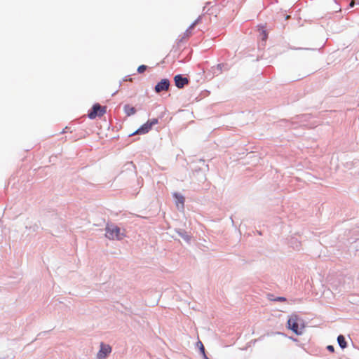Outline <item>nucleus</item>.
I'll return each instance as SVG.
<instances>
[{
    "label": "nucleus",
    "instance_id": "nucleus-1",
    "mask_svg": "<svg viewBox=\"0 0 359 359\" xmlns=\"http://www.w3.org/2000/svg\"><path fill=\"white\" fill-rule=\"evenodd\" d=\"M105 231L106 237L110 240L121 241L125 237L123 232H121V229L114 224H107Z\"/></svg>",
    "mask_w": 359,
    "mask_h": 359
},
{
    "label": "nucleus",
    "instance_id": "nucleus-2",
    "mask_svg": "<svg viewBox=\"0 0 359 359\" xmlns=\"http://www.w3.org/2000/svg\"><path fill=\"white\" fill-rule=\"evenodd\" d=\"M287 327L296 334L301 335L302 334V330L304 328V325L302 320H301L297 315H292L287 320Z\"/></svg>",
    "mask_w": 359,
    "mask_h": 359
},
{
    "label": "nucleus",
    "instance_id": "nucleus-3",
    "mask_svg": "<svg viewBox=\"0 0 359 359\" xmlns=\"http://www.w3.org/2000/svg\"><path fill=\"white\" fill-rule=\"evenodd\" d=\"M107 111V107H102L98 103L93 105L91 109L89 111L88 116L90 119H94L97 116H102Z\"/></svg>",
    "mask_w": 359,
    "mask_h": 359
},
{
    "label": "nucleus",
    "instance_id": "nucleus-4",
    "mask_svg": "<svg viewBox=\"0 0 359 359\" xmlns=\"http://www.w3.org/2000/svg\"><path fill=\"white\" fill-rule=\"evenodd\" d=\"M157 118H153L151 120H149L147 123L143 124L140 128H139L135 133L130 135H141L147 133L152 128L153 126L158 123Z\"/></svg>",
    "mask_w": 359,
    "mask_h": 359
},
{
    "label": "nucleus",
    "instance_id": "nucleus-5",
    "mask_svg": "<svg viewBox=\"0 0 359 359\" xmlns=\"http://www.w3.org/2000/svg\"><path fill=\"white\" fill-rule=\"evenodd\" d=\"M111 352V347L109 344L102 342L100 344V349L97 354V359H105Z\"/></svg>",
    "mask_w": 359,
    "mask_h": 359
},
{
    "label": "nucleus",
    "instance_id": "nucleus-6",
    "mask_svg": "<svg viewBox=\"0 0 359 359\" xmlns=\"http://www.w3.org/2000/svg\"><path fill=\"white\" fill-rule=\"evenodd\" d=\"M170 86V81L168 79H163L157 83L155 86V91L157 93H159L162 91H166L168 90Z\"/></svg>",
    "mask_w": 359,
    "mask_h": 359
},
{
    "label": "nucleus",
    "instance_id": "nucleus-7",
    "mask_svg": "<svg viewBox=\"0 0 359 359\" xmlns=\"http://www.w3.org/2000/svg\"><path fill=\"white\" fill-rule=\"evenodd\" d=\"M175 84L178 88H183L189 83L188 78L182 74H177L174 77Z\"/></svg>",
    "mask_w": 359,
    "mask_h": 359
},
{
    "label": "nucleus",
    "instance_id": "nucleus-8",
    "mask_svg": "<svg viewBox=\"0 0 359 359\" xmlns=\"http://www.w3.org/2000/svg\"><path fill=\"white\" fill-rule=\"evenodd\" d=\"M175 232L187 243H190L191 236L182 229H175Z\"/></svg>",
    "mask_w": 359,
    "mask_h": 359
},
{
    "label": "nucleus",
    "instance_id": "nucleus-9",
    "mask_svg": "<svg viewBox=\"0 0 359 359\" xmlns=\"http://www.w3.org/2000/svg\"><path fill=\"white\" fill-rule=\"evenodd\" d=\"M123 110L128 116H132L136 113L135 108L129 104H126L123 107Z\"/></svg>",
    "mask_w": 359,
    "mask_h": 359
},
{
    "label": "nucleus",
    "instance_id": "nucleus-10",
    "mask_svg": "<svg viewBox=\"0 0 359 359\" xmlns=\"http://www.w3.org/2000/svg\"><path fill=\"white\" fill-rule=\"evenodd\" d=\"M173 197L176 199L177 205L180 203L182 205V208H184L185 201L184 197L181 194L179 193H174Z\"/></svg>",
    "mask_w": 359,
    "mask_h": 359
},
{
    "label": "nucleus",
    "instance_id": "nucleus-11",
    "mask_svg": "<svg viewBox=\"0 0 359 359\" xmlns=\"http://www.w3.org/2000/svg\"><path fill=\"white\" fill-rule=\"evenodd\" d=\"M337 342L339 346L342 348L344 349L347 347V342L346 341L345 337L342 334H339L337 337Z\"/></svg>",
    "mask_w": 359,
    "mask_h": 359
},
{
    "label": "nucleus",
    "instance_id": "nucleus-12",
    "mask_svg": "<svg viewBox=\"0 0 359 359\" xmlns=\"http://www.w3.org/2000/svg\"><path fill=\"white\" fill-rule=\"evenodd\" d=\"M226 65H224L223 63L218 64L217 67H215V69L214 70V74L221 73L222 72L223 68L226 67ZM225 69H228L227 68H225Z\"/></svg>",
    "mask_w": 359,
    "mask_h": 359
},
{
    "label": "nucleus",
    "instance_id": "nucleus-13",
    "mask_svg": "<svg viewBox=\"0 0 359 359\" xmlns=\"http://www.w3.org/2000/svg\"><path fill=\"white\" fill-rule=\"evenodd\" d=\"M201 16H199L194 22L191 23V25L189 27V28L187 29V32H188L189 30H191L195 27V26L201 21Z\"/></svg>",
    "mask_w": 359,
    "mask_h": 359
},
{
    "label": "nucleus",
    "instance_id": "nucleus-14",
    "mask_svg": "<svg viewBox=\"0 0 359 359\" xmlns=\"http://www.w3.org/2000/svg\"><path fill=\"white\" fill-rule=\"evenodd\" d=\"M260 36L262 37V41H266L268 37L266 31L265 29H264L263 28L262 29H260Z\"/></svg>",
    "mask_w": 359,
    "mask_h": 359
},
{
    "label": "nucleus",
    "instance_id": "nucleus-15",
    "mask_svg": "<svg viewBox=\"0 0 359 359\" xmlns=\"http://www.w3.org/2000/svg\"><path fill=\"white\" fill-rule=\"evenodd\" d=\"M147 69V66L144 65H142L138 67L137 68V72L139 74H142L143 72H144V71Z\"/></svg>",
    "mask_w": 359,
    "mask_h": 359
},
{
    "label": "nucleus",
    "instance_id": "nucleus-16",
    "mask_svg": "<svg viewBox=\"0 0 359 359\" xmlns=\"http://www.w3.org/2000/svg\"><path fill=\"white\" fill-rule=\"evenodd\" d=\"M197 346H198L199 350H200V352H201V353H205V347H204V346H203V343H202L201 341H198L197 342Z\"/></svg>",
    "mask_w": 359,
    "mask_h": 359
},
{
    "label": "nucleus",
    "instance_id": "nucleus-17",
    "mask_svg": "<svg viewBox=\"0 0 359 359\" xmlns=\"http://www.w3.org/2000/svg\"><path fill=\"white\" fill-rule=\"evenodd\" d=\"M275 301H277V302H285L286 301V298L283 297H277L276 299H274Z\"/></svg>",
    "mask_w": 359,
    "mask_h": 359
},
{
    "label": "nucleus",
    "instance_id": "nucleus-18",
    "mask_svg": "<svg viewBox=\"0 0 359 359\" xmlns=\"http://www.w3.org/2000/svg\"><path fill=\"white\" fill-rule=\"evenodd\" d=\"M327 349L330 351V352H334V348L332 345H328L327 346Z\"/></svg>",
    "mask_w": 359,
    "mask_h": 359
},
{
    "label": "nucleus",
    "instance_id": "nucleus-19",
    "mask_svg": "<svg viewBox=\"0 0 359 359\" xmlns=\"http://www.w3.org/2000/svg\"><path fill=\"white\" fill-rule=\"evenodd\" d=\"M210 2H207V3H206V5L203 7V12H205V13H208V11H205V10H206L207 6H208V5H210Z\"/></svg>",
    "mask_w": 359,
    "mask_h": 359
},
{
    "label": "nucleus",
    "instance_id": "nucleus-20",
    "mask_svg": "<svg viewBox=\"0 0 359 359\" xmlns=\"http://www.w3.org/2000/svg\"><path fill=\"white\" fill-rule=\"evenodd\" d=\"M191 34V30H189L188 32L187 31L184 33L185 36L188 37Z\"/></svg>",
    "mask_w": 359,
    "mask_h": 359
},
{
    "label": "nucleus",
    "instance_id": "nucleus-21",
    "mask_svg": "<svg viewBox=\"0 0 359 359\" xmlns=\"http://www.w3.org/2000/svg\"><path fill=\"white\" fill-rule=\"evenodd\" d=\"M203 355L204 359H209V358L206 355L205 353H202Z\"/></svg>",
    "mask_w": 359,
    "mask_h": 359
},
{
    "label": "nucleus",
    "instance_id": "nucleus-22",
    "mask_svg": "<svg viewBox=\"0 0 359 359\" xmlns=\"http://www.w3.org/2000/svg\"><path fill=\"white\" fill-rule=\"evenodd\" d=\"M354 4L355 3L353 1H351L349 4L350 7H353L354 6Z\"/></svg>",
    "mask_w": 359,
    "mask_h": 359
},
{
    "label": "nucleus",
    "instance_id": "nucleus-23",
    "mask_svg": "<svg viewBox=\"0 0 359 359\" xmlns=\"http://www.w3.org/2000/svg\"><path fill=\"white\" fill-rule=\"evenodd\" d=\"M290 18V15H286V16H285V20H287V19H289Z\"/></svg>",
    "mask_w": 359,
    "mask_h": 359
}]
</instances>
